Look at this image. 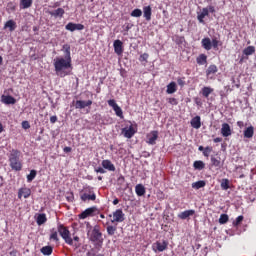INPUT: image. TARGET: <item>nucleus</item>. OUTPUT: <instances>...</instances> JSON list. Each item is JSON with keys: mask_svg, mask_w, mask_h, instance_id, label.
I'll use <instances>...</instances> for the list:
<instances>
[{"mask_svg": "<svg viewBox=\"0 0 256 256\" xmlns=\"http://www.w3.org/2000/svg\"><path fill=\"white\" fill-rule=\"evenodd\" d=\"M62 51L64 52V57H56L53 63L56 75L61 78L71 75V70L73 69L71 46L64 44Z\"/></svg>", "mask_w": 256, "mask_h": 256, "instance_id": "nucleus-1", "label": "nucleus"}, {"mask_svg": "<svg viewBox=\"0 0 256 256\" xmlns=\"http://www.w3.org/2000/svg\"><path fill=\"white\" fill-rule=\"evenodd\" d=\"M10 167L13 171H21L23 164L21 163V152L12 151L9 155Z\"/></svg>", "mask_w": 256, "mask_h": 256, "instance_id": "nucleus-2", "label": "nucleus"}, {"mask_svg": "<svg viewBox=\"0 0 256 256\" xmlns=\"http://www.w3.org/2000/svg\"><path fill=\"white\" fill-rule=\"evenodd\" d=\"M58 233L67 245H73V238H71V232H69V229L63 225H58Z\"/></svg>", "mask_w": 256, "mask_h": 256, "instance_id": "nucleus-3", "label": "nucleus"}, {"mask_svg": "<svg viewBox=\"0 0 256 256\" xmlns=\"http://www.w3.org/2000/svg\"><path fill=\"white\" fill-rule=\"evenodd\" d=\"M80 199L84 202L95 201V199H97V195H95V191H93V188L86 187L84 189V193L81 194Z\"/></svg>", "mask_w": 256, "mask_h": 256, "instance_id": "nucleus-4", "label": "nucleus"}, {"mask_svg": "<svg viewBox=\"0 0 256 256\" xmlns=\"http://www.w3.org/2000/svg\"><path fill=\"white\" fill-rule=\"evenodd\" d=\"M167 247H169V242L167 240H163L162 242L157 241L156 243L153 244L152 249L157 253H163V251L167 250Z\"/></svg>", "mask_w": 256, "mask_h": 256, "instance_id": "nucleus-5", "label": "nucleus"}, {"mask_svg": "<svg viewBox=\"0 0 256 256\" xmlns=\"http://www.w3.org/2000/svg\"><path fill=\"white\" fill-rule=\"evenodd\" d=\"M88 236L92 243H97L101 241L102 234L100 233L99 228L94 227L91 232H88Z\"/></svg>", "mask_w": 256, "mask_h": 256, "instance_id": "nucleus-6", "label": "nucleus"}, {"mask_svg": "<svg viewBox=\"0 0 256 256\" xmlns=\"http://www.w3.org/2000/svg\"><path fill=\"white\" fill-rule=\"evenodd\" d=\"M123 221H125V213H123V210L117 209L113 212L112 223H123Z\"/></svg>", "mask_w": 256, "mask_h": 256, "instance_id": "nucleus-7", "label": "nucleus"}, {"mask_svg": "<svg viewBox=\"0 0 256 256\" xmlns=\"http://www.w3.org/2000/svg\"><path fill=\"white\" fill-rule=\"evenodd\" d=\"M84 29H85V26L83 24H75L73 22H69L65 26V30L71 31V33H73V31H83Z\"/></svg>", "mask_w": 256, "mask_h": 256, "instance_id": "nucleus-8", "label": "nucleus"}, {"mask_svg": "<svg viewBox=\"0 0 256 256\" xmlns=\"http://www.w3.org/2000/svg\"><path fill=\"white\" fill-rule=\"evenodd\" d=\"M96 211L97 207L87 208L79 215V219H87V217H94Z\"/></svg>", "mask_w": 256, "mask_h": 256, "instance_id": "nucleus-9", "label": "nucleus"}, {"mask_svg": "<svg viewBox=\"0 0 256 256\" xmlns=\"http://www.w3.org/2000/svg\"><path fill=\"white\" fill-rule=\"evenodd\" d=\"M147 143L148 145H155L157 139H159V132L152 131L147 135Z\"/></svg>", "mask_w": 256, "mask_h": 256, "instance_id": "nucleus-10", "label": "nucleus"}, {"mask_svg": "<svg viewBox=\"0 0 256 256\" xmlns=\"http://www.w3.org/2000/svg\"><path fill=\"white\" fill-rule=\"evenodd\" d=\"M91 105H93V101L91 100H77L75 103V109H85V107H91Z\"/></svg>", "mask_w": 256, "mask_h": 256, "instance_id": "nucleus-11", "label": "nucleus"}, {"mask_svg": "<svg viewBox=\"0 0 256 256\" xmlns=\"http://www.w3.org/2000/svg\"><path fill=\"white\" fill-rule=\"evenodd\" d=\"M122 135L126 137V139H131L133 135H135V128H133V125H131L129 128H123L122 129Z\"/></svg>", "mask_w": 256, "mask_h": 256, "instance_id": "nucleus-12", "label": "nucleus"}, {"mask_svg": "<svg viewBox=\"0 0 256 256\" xmlns=\"http://www.w3.org/2000/svg\"><path fill=\"white\" fill-rule=\"evenodd\" d=\"M21 197H24V199H29V197H31V189L20 188L18 190V199H21Z\"/></svg>", "mask_w": 256, "mask_h": 256, "instance_id": "nucleus-13", "label": "nucleus"}, {"mask_svg": "<svg viewBox=\"0 0 256 256\" xmlns=\"http://www.w3.org/2000/svg\"><path fill=\"white\" fill-rule=\"evenodd\" d=\"M1 101L4 105H15V103H17V100L13 96L9 95H2Z\"/></svg>", "mask_w": 256, "mask_h": 256, "instance_id": "nucleus-14", "label": "nucleus"}, {"mask_svg": "<svg viewBox=\"0 0 256 256\" xmlns=\"http://www.w3.org/2000/svg\"><path fill=\"white\" fill-rule=\"evenodd\" d=\"M231 133V126L228 123H223L221 128L222 137H230Z\"/></svg>", "mask_w": 256, "mask_h": 256, "instance_id": "nucleus-15", "label": "nucleus"}, {"mask_svg": "<svg viewBox=\"0 0 256 256\" xmlns=\"http://www.w3.org/2000/svg\"><path fill=\"white\" fill-rule=\"evenodd\" d=\"M113 45H114V52L116 53V55H122L123 42H121V40H115Z\"/></svg>", "mask_w": 256, "mask_h": 256, "instance_id": "nucleus-16", "label": "nucleus"}, {"mask_svg": "<svg viewBox=\"0 0 256 256\" xmlns=\"http://www.w3.org/2000/svg\"><path fill=\"white\" fill-rule=\"evenodd\" d=\"M201 45L206 51H211V49H213L211 38L209 37L203 38L201 40Z\"/></svg>", "mask_w": 256, "mask_h": 256, "instance_id": "nucleus-17", "label": "nucleus"}, {"mask_svg": "<svg viewBox=\"0 0 256 256\" xmlns=\"http://www.w3.org/2000/svg\"><path fill=\"white\" fill-rule=\"evenodd\" d=\"M193 215H195V210H185L178 214V218L185 220L189 219V217H193Z\"/></svg>", "mask_w": 256, "mask_h": 256, "instance_id": "nucleus-18", "label": "nucleus"}, {"mask_svg": "<svg viewBox=\"0 0 256 256\" xmlns=\"http://www.w3.org/2000/svg\"><path fill=\"white\" fill-rule=\"evenodd\" d=\"M211 165L212 167H216V169H221L223 162H221L220 157L211 156Z\"/></svg>", "mask_w": 256, "mask_h": 256, "instance_id": "nucleus-19", "label": "nucleus"}, {"mask_svg": "<svg viewBox=\"0 0 256 256\" xmlns=\"http://www.w3.org/2000/svg\"><path fill=\"white\" fill-rule=\"evenodd\" d=\"M152 8L151 6H144L143 7V17L146 19V21L151 20V15H152Z\"/></svg>", "mask_w": 256, "mask_h": 256, "instance_id": "nucleus-20", "label": "nucleus"}, {"mask_svg": "<svg viewBox=\"0 0 256 256\" xmlns=\"http://www.w3.org/2000/svg\"><path fill=\"white\" fill-rule=\"evenodd\" d=\"M4 29H9L10 32H13L17 29V23L14 20H8L4 24Z\"/></svg>", "mask_w": 256, "mask_h": 256, "instance_id": "nucleus-21", "label": "nucleus"}, {"mask_svg": "<svg viewBox=\"0 0 256 256\" xmlns=\"http://www.w3.org/2000/svg\"><path fill=\"white\" fill-rule=\"evenodd\" d=\"M102 167L106 169L107 171H115V165L111 163V160H103L102 161Z\"/></svg>", "mask_w": 256, "mask_h": 256, "instance_id": "nucleus-22", "label": "nucleus"}, {"mask_svg": "<svg viewBox=\"0 0 256 256\" xmlns=\"http://www.w3.org/2000/svg\"><path fill=\"white\" fill-rule=\"evenodd\" d=\"M255 135V128L253 126H249L244 130V137L246 139H251Z\"/></svg>", "mask_w": 256, "mask_h": 256, "instance_id": "nucleus-23", "label": "nucleus"}, {"mask_svg": "<svg viewBox=\"0 0 256 256\" xmlns=\"http://www.w3.org/2000/svg\"><path fill=\"white\" fill-rule=\"evenodd\" d=\"M191 126L193 129H201V117L200 116H195L191 120Z\"/></svg>", "mask_w": 256, "mask_h": 256, "instance_id": "nucleus-24", "label": "nucleus"}, {"mask_svg": "<svg viewBox=\"0 0 256 256\" xmlns=\"http://www.w3.org/2000/svg\"><path fill=\"white\" fill-rule=\"evenodd\" d=\"M49 15H51V17H63V15H65V10L63 8H58L54 11L49 12Z\"/></svg>", "mask_w": 256, "mask_h": 256, "instance_id": "nucleus-25", "label": "nucleus"}, {"mask_svg": "<svg viewBox=\"0 0 256 256\" xmlns=\"http://www.w3.org/2000/svg\"><path fill=\"white\" fill-rule=\"evenodd\" d=\"M207 15H209V9L203 8L201 10L200 14H198V16H197L199 23H204L203 20L205 19V17H207Z\"/></svg>", "mask_w": 256, "mask_h": 256, "instance_id": "nucleus-26", "label": "nucleus"}, {"mask_svg": "<svg viewBox=\"0 0 256 256\" xmlns=\"http://www.w3.org/2000/svg\"><path fill=\"white\" fill-rule=\"evenodd\" d=\"M135 192L138 197H143L145 195V186L143 184H137L135 186Z\"/></svg>", "mask_w": 256, "mask_h": 256, "instance_id": "nucleus-27", "label": "nucleus"}, {"mask_svg": "<svg viewBox=\"0 0 256 256\" xmlns=\"http://www.w3.org/2000/svg\"><path fill=\"white\" fill-rule=\"evenodd\" d=\"M176 91H177V84L175 82H170L167 85L166 93H168V95H173V93H175Z\"/></svg>", "mask_w": 256, "mask_h": 256, "instance_id": "nucleus-28", "label": "nucleus"}, {"mask_svg": "<svg viewBox=\"0 0 256 256\" xmlns=\"http://www.w3.org/2000/svg\"><path fill=\"white\" fill-rule=\"evenodd\" d=\"M36 223L37 225H45V223H47V215H45L44 213L38 214L36 218Z\"/></svg>", "mask_w": 256, "mask_h": 256, "instance_id": "nucleus-29", "label": "nucleus"}, {"mask_svg": "<svg viewBox=\"0 0 256 256\" xmlns=\"http://www.w3.org/2000/svg\"><path fill=\"white\" fill-rule=\"evenodd\" d=\"M213 91L214 89L209 86H205L201 89V93L206 99L213 93Z\"/></svg>", "mask_w": 256, "mask_h": 256, "instance_id": "nucleus-30", "label": "nucleus"}, {"mask_svg": "<svg viewBox=\"0 0 256 256\" xmlns=\"http://www.w3.org/2000/svg\"><path fill=\"white\" fill-rule=\"evenodd\" d=\"M33 5V0H20L21 9H29Z\"/></svg>", "mask_w": 256, "mask_h": 256, "instance_id": "nucleus-31", "label": "nucleus"}, {"mask_svg": "<svg viewBox=\"0 0 256 256\" xmlns=\"http://www.w3.org/2000/svg\"><path fill=\"white\" fill-rule=\"evenodd\" d=\"M40 251H41L42 255L49 256V255H51L53 253V247H51V246H44V247L41 248Z\"/></svg>", "mask_w": 256, "mask_h": 256, "instance_id": "nucleus-32", "label": "nucleus"}, {"mask_svg": "<svg viewBox=\"0 0 256 256\" xmlns=\"http://www.w3.org/2000/svg\"><path fill=\"white\" fill-rule=\"evenodd\" d=\"M193 167L198 171H202V169H205V163L201 160H197L193 163Z\"/></svg>", "mask_w": 256, "mask_h": 256, "instance_id": "nucleus-33", "label": "nucleus"}, {"mask_svg": "<svg viewBox=\"0 0 256 256\" xmlns=\"http://www.w3.org/2000/svg\"><path fill=\"white\" fill-rule=\"evenodd\" d=\"M217 71H218V69L215 64L210 65L208 67V69L206 70V75H207V77H209V75H215V73H217Z\"/></svg>", "mask_w": 256, "mask_h": 256, "instance_id": "nucleus-34", "label": "nucleus"}, {"mask_svg": "<svg viewBox=\"0 0 256 256\" xmlns=\"http://www.w3.org/2000/svg\"><path fill=\"white\" fill-rule=\"evenodd\" d=\"M206 183L203 180L197 181L192 183V189H203L205 187Z\"/></svg>", "mask_w": 256, "mask_h": 256, "instance_id": "nucleus-35", "label": "nucleus"}, {"mask_svg": "<svg viewBox=\"0 0 256 256\" xmlns=\"http://www.w3.org/2000/svg\"><path fill=\"white\" fill-rule=\"evenodd\" d=\"M255 53V46H248L243 50V54L249 57V55H253Z\"/></svg>", "mask_w": 256, "mask_h": 256, "instance_id": "nucleus-36", "label": "nucleus"}, {"mask_svg": "<svg viewBox=\"0 0 256 256\" xmlns=\"http://www.w3.org/2000/svg\"><path fill=\"white\" fill-rule=\"evenodd\" d=\"M198 65H205L207 63V55L201 54L199 57L196 59Z\"/></svg>", "mask_w": 256, "mask_h": 256, "instance_id": "nucleus-37", "label": "nucleus"}, {"mask_svg": "<svg viewBox=\"0 0 256 256\" xmlns=\"http://www.w3.org/2000/svg\"><path fill=\"white\" fill-rule=\"evenodd\" d=\"M229 221V215L227 214H221L219 218L220 225H225Z\"/></svg>", "mask_w": 256, "mask_h": 256, "instance_id": "nucleus-38", "label": "nucleus"}, {"mask_svg": "<svg viewBox=\"0 0 256 256\" xmlns=\"http://www.w3.org/2000/svg\"><path fill=\"white\" fill-rule=\"evenodd\" d=\"M35 177H37V171L36 170H31L30 174L27 175L28 183H31V181H33V179H35Z\"/></svg>", "mask_w": 256, "mask_h": 256, "instance_id": "nucleus-39", "label": "nucleus"}, {"mask_svg": "<svg viewBox=\"0 0 256 256\" xmlns=\"http://www.w3.org/2000/svg\"><path fill=\"white\" fill-rule=\"evenodd\" d=\"M130 15L131 17H141V15H143V11L139 8H136L131 12Z\"/></svg>", "mask_w": 256, "mask_h": 256, "instance_id": "nucleus-40", "label": "nucleus"}, {"mask_svg": "<svg viewBox=\"0 0 256 256\" xmlns=\"http://www.w3.org/2000/svg\"><path fill=\"white\" fill-rule=\"evenodd\" d=\"M211 43H212L213 49H217L219 46L223 45V43L219 41L217 38H213Z\"/></svg>", "mask_w": 256, "mask_h": 256, "instance_id": "nucleus-41", "label": "nucleus"}, {"mask_svg": "<svg viewBox=\"0 0 256 256\" xmlns=\"http://www.w3.org/2000/svg\"><path fill=\"white\" fill-rule=\"evenodd\" d=\"M221 189H223V191H227V189H229V179H222Z\"/></svg>", "mask_w": 256, "mask_h": 256, "instance_id": "nucleus-42", "label": "nucleus"}, {"mask_svg": "<svg viewBox=\"0 0 256 256\" xmlns=\"http://www.w3.org/2000/svg\"><path fill=\"white\" fill-rule=\"evenodd\" d=\"M50 240L59 241V236H58L57 231L55 229L51 230Z\"/></svg>", "mask_w": 256, "mask_h": 256, "instance_id": "nucleus-43", "label": "nucleus"}, {"mask_svg": "<svg viewBox=\"0 0 256 256\" xmlns=\"http://www.w3.org/2000/svg\"><path fill=\"white\" fill-rule=\"evenodd\" d=\"M113 111H115V114L117 115V117H120V119H123V110L121 109V107L116 106L115 108H113Z\"/></svg>", "mask_w": 256, "mask_h": 256, "instance_id": "nucleus-44", "label": "nucleus"}, {"mask_svg": "<svg viewBox=\"0 0 256 256\" xmlns=\"http://www.w3.org/2000/svg\"><path fill=\"white\" fill-rule=\"evenodd\" d=\"M115 231H117V227H115V226H108L107 227L108 235H115Z\"/></svg>", "mask_w": 256, "mask_h": 256, "instance_id": "nucleus-45", "label": "nucleus"}, {"mask_svg": "<svg viewBox=\"0 0 256 256\" xmlns=\"http://www.w3.org/2000/svg\"><path fill=\"white\" fill-rule=\"evenodd\" d=\"M242 221H243V215L238 216L236 220L233 222L234 227H238V225H241Z\"/></svg>", "mask_w": 256, "mask_h": 256, "instance_id": "nucleus-46", "label": "nucleus"}, {"mask_svg": "<svg viewBox=\"0 0 256 256\" xmlns=\"http://www.w3.org/2000/svg\"><path fill=\"white\" fill-rule=\"evenodd\" d=\"M108 105H109V107H112V109H115L116 107L119 106V105H117V102L114 99L108 100Z\"/></svg>", "mask_w": 256, "mask_h": 256, "instance_id": "nucleus-47", "label": "nucleus"}, {"mask_svg": "<svg viewBox=\"0 0 256 256\" xmlns=\"http://www.w3.org/2000/svg\"><path fill=\"white\" fill-rule=\"evenodd\" d=\"M211 151H213V149H211V147H206L203 151L204 157H209V155H211Z\"/></svg>", "mask_w": 256, "mask_h": 256, "instance_id": "nucleus-48", "label": "nucleus"}, {"mask_svg": "<svg viewBox=\"0 0 256 256\" xmlns=\"http://www.w3.org/2000/svg\"><path fill=\"white\" fill-rule=\"evenodd\" d=\"M95 172H96V173H101L102 175L105 174V173H107V171H105V168H103V167H97V168H95Z\"/></svg>", "mask_w": 256, "mask_h": 256, "instance_id": "nucleus-49", "label": "nucleus"}, {"mask_svg": "<svg viewBox=\"0 0 256 256\" xmlns=\"http://www.w3.org/2000/svg\"><path fill=\"white\" fill-rule=\"evenodd\" d=\"M177 83H178V85H180L181 87H185V78H178V79H177Z\"/></svg>", "mask_w": 256, "mask_h": 256, "instance_id": "nucleus-50", "label": "nucleus"}, {"mask_svg": "<svg viewBox=\"0 0 256 256\" xmlns=\"http://www.w3.org/2000/svg\"><path fill=\"white\" fill-rule=\"evenodd\" d=\"M147 59H149V54L144 53L140 56L139 61H147Z\"/></svg>", "mask_w": 256, "mask_h": 256, "instance_id": "nucleus-51", "label": "nucleus"}, {"mask_svg": "<svg viewBox=\"0 0 256 256\" xmlns=\"http://www.w3.org/2000/svg\"><path fill=\"white\" fill-rule=\"evenodd\" d=\"M31 125L29 124V121H23L22 122V128L23 129H29Z\"/></svg>", "mask_w": 256, "mask_h": 256, "instance_id": "nucleus-52", "label": "nucleus"}, {"mask_svg": "<svg viewBox=\"0 0 256 256\" xmlns=\"http://www.w3.org/2000/svg\"><path fill=\"white\" fill-rule=\"evenodd\" d=\"M169 103H170L171 105H177V99H175V98H170V99H169Z\"/></svg>", "mask_w": 256, "mask_h": 256, "instance_id": "nucleus-53", "label": "nucleus"}, {"mask_svg": "<svg viewBox=\"0 0 256 256\" xmlns=\"http://www.w3.org/2000/svg\"><path fill=\"white\" fill-rule=\"evenodd\" d=\"M208 13H215V7L214 6H208Z\"/></svg>", "mask_w": 256, "mask_h": 256, "instance_id": "nucleus-54", "label": "nucleus"}, {"mask_svg": "<svg viewBox=\"0 0 256 256\" xmlns=\"http://www.w3.org/2000/svg\"><path fill=\"white\" fill-rule=\"evenodd\" d=\"M50 123H57V116H51Z\"/></svg>", "mask_w": 256, "mask_h": 256, "instance_id": "nucleus-55", "label": "nucleus"}, {"mask_svg": "<svg viewBox=\"0 0 256 256\" xmlns=\"http://www.w3.org/2000/svg\"><path fill=\"white\" fill-rule=\"evenodd\" d=\"M237 125L239 126L240 129H243L245 127V123H243V121H238Z\"/></svg>", "mask_w": 256, "mask_h": 256, "instance_id": "nucleus-56", "label": "nucleus"}, {"mask_svg": "<svg viewBox=\"0 0 256 256\" xmlns=\"http://www.w3.org/2000/svg\"><path fill=\"white\" fill-rule=\"evenodd\" d=\"M64 153H71V147H64Z\"/></svg>", "mask_w": 256, "mask_h": 256, "instance_id": "nucleus-57", "label": "nucleus"}, {"mask_svg": "<svg viewBox=\"0 0 256 256\" xmlns=\"http://www.w3.org/2000/svg\"><path fill=\"white\" fill-rule=\"evenodd\" d=\"M221 141H223V139L219 137L214 139V143H221Z\"/></svg>", "mask_w": 256, "mask_h": 256, "instance_id": "nucleus-58", "label": "nucleus"}, {"mask_svg": "<svg viewBox=\"0 0 256 256\" xmlns=\"http://www.w3.org/2000/svg\"><path fill=\"white\" fill-rule=\"evenodd\" d=\"M8 7H10L12 11H15V5H13V3H9Z\"/></svg>", "mask_w": 256, "mask_h": 256, "instance_id": "nucleus-59", "label": "nucleus"}, {"mask_svg": "<svg viewBox=\"0 0 256 256\" xmlns=\"http://www.w3.org/2000/svg\"><path fill=\"white\" fill-rule=\"evenodd\" d=\"M113 205H119V199L115 198V199L113 200Z\"/></svg>", "mask_w": 256, "mask_h": 256, "instance_id": "nucleus-60", "label": "nucleus"}, {"mask_svg": "<svg viewBox=\"0 0 256 256\" xmlns=\"http://www.w3.org/2000/svg\"><path fill=\"white\" fill-rule=\"evenodd\" d=\"M72 241H76V242H79V237L78 236H74Z\"/></svg>", "mask_w": 256, "mask_h": 256, "instance_id": "nucleus-61", "label": "nucleus"}, {"mask_svg": "<svg viewBox=\"0 0 256 256\" xmlns=\"http://www.w3.org/2000/svg\"><path fill=\"white\" fill-rule=\"evenodd\" d=\"M68 201H73V194L67 197Z\"/></svg>", "mask_w": 256, "mask_h": 256, "instance_id": "nucleus-62", "label": "nucleus"}, {"mask_svg": "<svg viewBox=\"0 0 256 256\" xmlns=\"http://www.w3.org/2000/svg\"><path fill=\"white\" fill-rule=\"evenodd\" d=\"M198 151H205V148H203V146H199Z\"/></svg>", "mask_w": 256, "mask_h": 256, "instance_id": "nucleus-63", "label": "nucleus"}, {"mask_svg": "<svg viewBox=\"0 0 256 256\" xmlns=\"http://www.w3.org/2000/svg\"><path fill=\"white\" fill-rule=\"evenodd\" d=\"M0 133H3V124L0 123Z\"/></svg>", "mask_w": 256, "mask_h": 256, "instance_id": "nucleus-64", "label": "nucleus"}]
</instances>
